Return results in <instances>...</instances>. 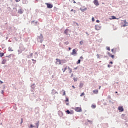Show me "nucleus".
Returning <instances> with one entry per match:
<instances>
[{"mask_svg":"<svg viewBox=\"0 0 128 128\" xmlns=\"http://www.w3.org/2000/svg\"><path fill=\"white\" fill-rule=\"evenodd\" d=\"M66 112L68 113V114H70V112L69 111V110H66Z\"/></svg>","mask_w":128,"mask_h":128,"instance_id":"25","label":"nucleus"},{"mask_svg":"<svg viewBox=\"0 0 128 128\" xmlns=\"http://www.w3.org/2000/svg\"><path fill=\"white\" fill-rule=\"evenodd\" d=\"M67 69H68V66H65V68H62V72H64Z\"/></svg>","mask_w":128,"mask_h":128,"instance_id":"11","label":"nucleus"},{"mask_svg":"<svg viewBox=\"0 0 128 128\" xmlns=\"http://www.w3.org/2000/svg\"><path fill=\"white\" fill-rule=\"evenodd\" d=\"M74 110L77 112H82V107H76Z\"/></svg>","mask_w":128,"mask_h":128,"instance_id":"2","label":"nucleus"},{"mask_svg":"<svg viewBox=\"0 0 128 128\" xmlns=\"http://www.w3.org/2000/svg\"><path fill=\"white\" fill-rule=\"evenodd\" d=\"M106 49H107L108 50H110V47H107V48H106Z\"/></svg>","mask_w":128,"mask_h":128,"instance_id":"31","label":"nucleus"},{"mask_svg":"<svg viewBox=\"0 0 128 128\" xmlns=\"http://www.w3.org/2000/svg\"><path fill=\"white\" fill-rule=\"evenodd\" d=\"M74 70H76V69H77V68H74Z\"/></svg>","mask_w":128,"mask_h":128,"instance_id":"48","label":"nucleus"},{"mask_svg":"<svg viewBox=\"0 0 128 128\" xmlns=\"http://www.w3.org/2000/svg\"><path fill=\"white\" fill-rule=\"evenodd\" d=\"M4 82L0 80V84H2Z\"/></svg>","mask_w":128,"mask_h":128,"instance_id":"36","label":"nucleus"},{"mask_svg":"<svg viewBox=\"0 0 128 128\" xmlns=\"http://www.w3.org/2000/svg\"><path fill=\"white\" fill-rule=\"evenodd\" d=\"M76 54V50L75 49L72 50V55H74Z\"/></svg>","mask_w":128,"mask_h":128,"instance_id":"13","label":"nucleus"},{"mask_svg":"<svg viewBox=\"0 0 128 128\" xmlns=\"http://www.w3.org/2000/svg\"><path fill=\"white\" fill-rule=\"evenodd\" d=\"M110 20H114L116 19V17L115 16H112L110 18H109Z\"/></svg>","mask_w":128,"mask_h":128,"instance_id":"15","label":"nucleus"},{"mask_svg":"<svg viewBox=\"0 0 128 128\" xmlns=\"http://www.w3.org/2000/svg\"><path fill=\"white\" fill-rule=\"evenodd\" d=\"M84 94H85V93H84V92H82V93L80 95V97L83 96H84Z\"/></svg>","mask_w":128,"mask_h":128,"instance_id":"19","label":"nucleus"},{"mask_svg":"<svg viewBox=\"0 0 128 128\" xmlns=\"http://www.w3.org/2000/svg\"><path fill=\"white\" fill-rule=\"evenodd\" d=\"M6 62H7L6 59H4V60H2V64H5L6 63Z\"/></svg>","mask_w":128,"mask_h":128,"instance_id":"9","label":"nucleus"},{"mask_svg":"<svg viewBox=\"0 0 128 128\" xmlns=\"http://www.w3.org/2000/svg\"><path fill=\"white\" fill-rule=\"evenodd\" d=\"M70 12H74V14H75L76 12V10H74L73 9L71 10Z\"/></svg>","mask_w":128,"mask_h":128,"instance_id":"23","label":"nucleus"},{"mask_svg":"<svg viewBox=\"0 0 128 128\" xmlns=\"http://www.w3.org/2000/svg\"><path fill=\"white\" fill-rule=\"evenodd\" d=\"M32 61H35V62H36V60H34V59H32Z\"/></svg>","mask_w":128,"mask_h":128,"instance_id":"40","label":"nucleus"},{"mask_svg":"<svg viewBox=\"0 0 128 128\" xmlns=\"http://www.w3.org/2000/svg\"><path fill=\"white\" fill-rule=\"evenodd\" d=\"M35 24H38V22H35Z\"/></svg>","mask_w":128,"mask_h":128,"instance_id":"49","label":"nucleus"},{"mask_svg":"<svg viewBox=\"0 0 128 128\" xmlns=\"http://www.w3.org/2000/svg\"><path fill=\"white\" fill-rule=\"evenodd\" d=\"M74 4H76V2L75 1L74 2Z\"/></svg>","mask_w":128,"mask_h":128,"instance_id":"50","label":"nucleus"},{"mask_svg":"<svg viewBox=\"0 0 128 128\" xmlns=\"http://www.w3.org/2000/svg\"><path fill=\"white\" fill-rule=\"evenodd\" d=\"M118 110L120 112H122L124 111V108L122 106H119Z\"/></svg>","mask_w":128,"mask_h":128,"instance_id":"8","label":"nucleus"},{"mask_svg":"<svg viewBox=\"0 0 128 128\" xmlns=\"http://www.w3.org/2000/svg\"><path fill=\"white\" fill-rule=\"evenodd\" d=\"M100 88H101V86H100V87H99V90H100Z\"/></svg>","mask_w":128,"mask_h":128,"instance_id":"52","label":"nucleus"},{"mask_svg":"<svg viewBox=\"0 0 128 128\" xmlns=\"http://www.w3.org/2000/svg\"><path fill=\"white\" fill-rule=\"evenodd\" d=\"M77 26H78V24H77Z\"/></svg>","mask_w":128,"mask_h":128,"instance_id":"55","label":"nucleus"},{"mask_svg":"<svg viewBox=\"0 0 128 128\" xmlns=\"http://www.w3.org/2000/svg\"><path fill=\"white\" fill-rule=\"evenodd\" d=\"M112 52H113L114 54H116V48H114L112 50Z\"/></svg>","mask_w":128,"mask_h":128,"instance_id":"14","label":"nucleus"},{"mask_svg":"<svg viewBox=\"0 0 128 128\" xmlns=\"http://www.w3.org/2000/svg\"><path fill=\"white\" fill-rule=\"evenodd\" d=\"M96 22H97L99 23L100 22V20H96Z\"/></svg>","mask_w":128,"mask_h":128,"instance_id":"39","label":"nucleus"},{"mask_svg":"<svg viewBox=\"0 0 128 128\" xmlns=\"http://www.w3.org/2000/svg\"><path fill=\"white\" fill-rule=\"evenodd\" d=\"M74 76V74H72L71 76Z\"/></svg>","mask_w":128,"mask_h":128,"instance_id":"51","label":"nucleus"},{"mask_svg":"<svg viewBox=\"0 0 128 128\" xmlns=\"http://www.w3.org/2000/svg\"><path fill=\"white\" fill-rule=\"evenodd\" d=\"M56 64H61V60H60V59H56Z\"/></svg>","mask_w":128,"mask_h":128,"instance_id":"4","label":"nucleus"},{"mask_svg":"<svg viewBox=\"0 0 128 128\" xmlns=\"http://www.w3.org/2000/svg\"><path fill=\"white\" fill-rule=\"evenodd\" d=\"M80 58L83 60L84 59V57L83 56H80Z\"/></svg>","mask_w":128,"mask_h":128,"instance_id":"38","label":"nucleus"},{"mask_svg":"<svg viewBox=\"0 0 128 128\" xmlns=\"http://www.w3.org/2000/svg\"><path fill=\"white\" fill-rule=\"evenodd\" d=\"M46 6L48 8H53V5L52 4L47 3Z\"/></svg>","mask_w":128,"mask_h":128,"instance_id":"5","label":"nucleus"},{"mask_svg":"<svg viewBox=\"0 0 128 128\" xmlns=\"http://www.w3.org/2000/svg\"><path fill=\"white\" fill-rule=\"evenodd\" d=\"M36 126L37 127V128H38V126H39V122H36Z\"/></svg>","mask_w":128,"mask_h":128,"instance_id":"20","label":"nucleus"},{"mask_svg":"<svg viewBox=\"0 0 128 128\" xmlns=\"http://www.w3.org/2000/svg\"><path fill=\"white\" fill-rule=\"evenodd\" d=\"M74 82H76L78 80V78H74Z\"/></svg>","mask_w":128,"mask_h":128,"instance_id":"24","label":"nucleus"},{"mask_svg":"<svg viewBox=\"0 0 128 128\" xmlns=\"http://www.w3.org/2000/svg\"><path fill=\"white\" fill-rule=\"evenodd\" d=\"M68 70H71L72 69H71L70 67H68Z\"/></svg>","mask_w":128,"mask_h":128,"instance_id":"44","label":"nucleus"},{"mask_svg":"<svg viewBox=\"0 0 128 128\" xmlns=\"http://www.w3.org/2000/svg\"><path fill=\"white\" fill-rule=\"evenodd\" d=\"M66 105H69V103H66Z\"/></svg>","mask_w":128,"mask_h":128,"instance_id":"46","label":"nucleus"},{"mask_svg":"<svg viewBox=\"0 0 128 128\" xmlns=\"http://www.w3.org/2000/svg\"><path fill=\"white\" fill-rule=\"evenodd\" d=\"M72 87L74 89L76 88V87H74V86H72Z\"/></svg>","mask_w":128,"mask_h":128,"instance_id":"43","label":"nucleus"},{"mask_svg":"<svg viewBox=\"0 0 128 128\" xmlns=\"http://www.w3.org/2000/svg\"><path fill=\"white\" fill-rule=\"evenodd\" d=\"M96 107V104H92L91 108H95Z\"/></svg>","mask_w":128,"mask_h":128,"instance_id":"17","label":"nucleus"},{"mask_svg":"<svg viewBox=\"0 0 128 128\" xmlns=\"http://www.w3.org/2000/svg\"><path fill=\"white\" fill-rule=\"evenodd\" d=\"M23 123V118H22V119H21V122H20V124H22Z\"/></svg>","mask_w":128,"mask_h":128,"instance_id":"32","label":"nucleus"},{"mask_svg":"<svg viewBox=\"0 0 128 128\" xmlns=\"http://www.w3.org/2000/svg\"><path fill=\"white\" fill-rule=\"evenodd\" d=\"M42 38H43L42 35V34H40V36L38 37V40L39 42H40V43H42Z\"/></svg>","mask_w":128,"mask_h":128,"instance_id":"1","label":"nucleus"},{"mask_svg":"<svg viewBox=\"0 0 128 128\" xmlns=\"http://www.w3.org/2000/svg\"><path fill=\"white\" fill-rule=\"evenodd\" d=\"M66 95V91L64 90V92H63V94L62 96H65Z\"/></svg>","mask_w":128,"mask_h":128,"instance_id":"30","label":"nucleus"},{"mask_svg":"<svg viewBox=\"0 0 128 128\" xmlns=\"http://www.w3.org/2000/svg\"><path fill=\"white\" fill-rule=\"evenodd\" d=\"M4 56V53L0 52V57H2Z\"/></svg>","mask_w":128,"mask_h":128,"instance_id":"21","label":"nucleus"},{"mask_svg":"<svg viewBox=\"0 0 128 128\" xmlns=\"http://www.w3.org/2000/svg\"><path fill=\"white\" fill-rule=\"evenodd\" d=\"M92 22H94V21H95L94 18V17H92Z\"/></svg>","mask_w":128,"mask_h":128,"instance_id":"27","label":"nucleus"},{"mask_svg":"<svg viewBox=\"0 0 128 128\" xmlns=\"http://www.w3.org/2000/svg\"><path fill=\"white\" fill-rule=\"evenodd\" d=\"M69 48V50H71V49H72L71 48Z\"/></svg>","mask_w":128,"mask_h":128,"instance_id":"47","label":"nucleus"},{"mask_svg":"<svg viewBox=\"0 0 128 128\" xmlns=\"http://www.w3.org/2000/svg\"><path fill=\"white\" fill-rule=\"evenodd\" d=\"M72 72V69H71V70H70V74H71Z\"/></svg>","mask_w":128,"mask_h":128,"instance_id":"41","label":"nucleus"},{"mask_svg":"<svg viewBox=\"0 0 128 128\" xmlns=\"http://www.w3.org/2000/svg\"><path fill=\"white\" fill-rule=\"evenodd\" d=\"M110 64H113V62L112 61H111V62H110Z\"/></svg>","mask_w":128,"mask_h":128,"instance_id":"37","label":"nucleus"},{"mask_svg":"<svg viewBox=\"0 0 128 128\" xmlns=\"http://www.w3.org/2000/svg\"><path fill=\"white\" fill-rule=\"evenodd\" d=\"M68 101H69L68 98H66V100H65V102H68Z\"/></svg>","mask_w":128,"mask_h":128,"instance_id":"33","label":"nucleus"},{"mask_svg":"<svg viewBox=\"0 0 128 128\" xmlns=\"http://www.w3.org/2000/svg\"><path fill=\"white\" fill-rule=\"evenodd\" d=\"M108 54L110 57L112 58H114V55H112V54H110V52H108Z\"/></svg>","mask_w":128,"mask_h":128,"instance_id":"16","label":"nucleus"},{"mask_svg":"<svg viewBox=\"0 0 128 128\" xmlns=\"http://www.w3.org/2000/svg\"><path fill=\"white\" fill-rule=\"evenodd\" d=\"M2 94H4V90L2 91Z\"/></svg>","mask_w":128,"mask_h":128,"instance_id":"45","label":"nucleus"},{"mask_svg":"<svg viewBox=\"0 0 128 128\" xmlns=\"http://www.w3.org/2000/svg\"><path fill=\"white\" fill-rule=\"evenodd\" d=\"M24 10L20 8L18 10V13L20 14H22L24 13Z\"/></svg>","mask_w":128,"mask_h":128,"instance_id":"6","label":"nucleus"},{"mask_svg":"<svg viewBox=\"0 0 128 128\" xmlns=\"http://www.w3.org/2000/svg\"><path fill=\"white\" fill-rule=\"evenodd\" d=\"M108 68H110V65L108 64Z\"/></svg>","mask_w":128,"mask_h":128,"instance_id":"42","label":"nucleus"},{"mask_svg":"<svg viewBox=\"0 0 128 128\" xmlns=\"http://www.w3.org/2000/svg\"><path fill=\"white\" fill-rule=\"evenodd\" d=\"M77 64H80V60H78L76 62Z\"/></svg>","mask_w":128,"mask_h":128,"instance_id":"22","label":"nucleus"},{"mask_svg":"<svg viewBox=\"0 0 128 128\" xmlns=\"http://www.w3.org/2000/svg\"><path fill=\"white\" fill-rule=\"evenodd\" d=\"M8 50H9L10 52H12V51H13L14 50H12V47L10 46V47L8 48Z\"/></svg>","mask_w":128,"mask_h":128,"instance_id":"18","label":"nucleus"},{"mask_svg":"<svg viewBox=\"0 0 128 128\" xmlns=\"http://www.w3.org/2000/svg\"><path fill=\"white\" fill-rule=\"evenodd\" d=\"M32 22H34V21Z\"/></svg>","mask_w":128,"mask_h":128,"instance_id":"54","label":"nucleus"},{"mask_svg":"<svg viewBox=\"0 0 128 128\" xmlns=\"http://www.w3.org/2000/svg\"><path fill=\"white\" fill-rule=\"evenodd\" d=\"M20 1V0H16V2H19Z\"/></svg>","mask_w":128,"mask_h":128,"instance_id":"34","label":"nucleus"},{"mask_svg":"<svg viewBox=\"0 0 128 128\" xmlns=\"http://www.w3.org/2000/svg\"><path fill=\"white\" fill-rule=\"evenodd\" d=\"M92 92H93V94H98V90H92Z\"/></svg>","mask_w":128,"mask_h":128,"instance_id":"12","label":"nucleus"},{"mask_svg":"<svg viewBox=\"0 0 128 128\" xmlns=\"http://www.w3.org/2000/svg\"><path fill=\"white\" fill-rule=\"evenodd\" d=\"M101 29V26H95V30H100Z\"/></svg>","mask_w":128,"mask_h":128,"instance_id":"7","label":"nucleus"},{"mask_svg":"<svg viewBox=\"0 0 128 128\" xmlns=\"http://www.w3.org/2000/svg\"><path fill=\"white\" fill-rule=\"evenodd\" d=\"M93 3H94V4H95L96 6H98L100 4L98 0H94V1H93Z\"/></svg>","mask_w":128,"mask_h":128,"instance_id":"3","label":"nucleus"},{"mask_svg":"<svg viewBox=\"0 0 128 128\" xmlns=\"http://www.w3.org/2000/svg\"><path fill=\"white\" fill-rule=\"evenodd\" d=\"M33 56V54L32 53H31L30 54V57H32Z\"/></svg>","mask_w":128,"mask_h":128,"instance_id":"29","label":"nucleus"},{"mask_svg":"<svg viewBox=\"0 0 128 128\" xmlns=\"http://www.w3.org/2000/svg\"><path fill=\"white\" fill-rule=\"evenodd\" d=\"M30 128H34V126H33V125H32V124L30 125Z\"/></svg>","mask_w":128,"mask_h":128,"instance_id":"26","label":"nucleus"},{"mask_svg":"<svg viewBox=\"0 0 128 128\" xmlns=\"http://www.w3.org/2000/svg\"><path fill=\"white\" fill-rule=\"evenodd\" d=\"M116 94H118V92H116Z\"/></svg>","mask_w":128,"mask_h":128,"instance_id":"53","label":"nucleus"},{"mask_svg":"<svg viewBox=\"0 0 128 128\" xmlns=\"http://www.w3.org/2000/svg\"><path fill=\"white\" fill-rule=\"evenodd\" d=\"M96 56L98 58H100V56L98 54H97Z\"/></svg>","mask_w":128,"mask_h":128,"instance_id":"35","label":"nucleus"},{"mask_svg":"<svg viewBox=\"0 0 128 128\" xmlns=\"http://www.w3.org/2000/svg\"><path fill=\"white\" fill-rule=\"evenodd\" d=\"M68 32H69L68 29H66V30H65V31H64V34H66V36H68Z\"/></svg>","mask_w":128,"mask_h":128,"instance_id":"10","label":"nucleus"},{"mask_svg":"<svg viewBox=\"0 0 128 128\" xmlns=\"http://www.w3.org/2000/svg\"><path fill=\"white\" fill-rule=\"evenodd\" d=\"M80 44H84V42H83V41H80Z\"/></svg>","mask_w":128,"mask_h":128,"instance_id":"28","label":"nucleus"}]
</instances>
